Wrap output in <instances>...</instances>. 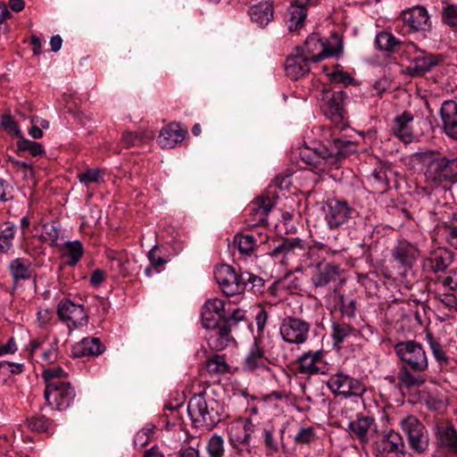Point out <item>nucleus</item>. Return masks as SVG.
<instances>
[{"instance_id": "nucleus-1", "label": "nucleus", "mask_w": 457, "mask_h": 457, "mask_svg": "<svg viewBox=\"0 0 457 457\" xmlns=\"http://www.w3.org/2000/svg\"><path fill=\"white\" fill-rule=\"evenodd\" d=\"M394 351L400 361L398 386L411 389L423 386L426 378L422 373L428 369V359L422 345L414 340L400 341Z\"/></svg>"}, {"instance_id": "nucleus-2", "label": "nucleus", "mask_w": 457, "mask_h": 457, "mask_svg": "<svg viewBox=\"0 0 457 457\" xmlns=\"http://www.w3.org/2000/svg\"><path fill=\"white\" fill-rule=\"evenodd\" d=\"M416 159L425 167L426 181L433 187H444L457 182V156H445L440 152L427 150L416 154Z\"/></svg>"}, {"instance_id": "nucleus-3", "label": "nucleus", "mask_w": 457, "mask_h": 457, "mask_svg": "<svg viewBox=\"0 0 457 457\" xmlns=\"http://www.w3.org/2000/svg\"><path fill=\"white\" fill-rule=\"evenodd\" d=\"M187 412L195 427L207 430L215 428L226 416L223 405L206 391L195 394L189 399Z\"/></svg>"}, {"instance_id": "nucleus-4", "label": "nucleus", "mask_w": 457, "mask_h": 457, "mask_svg": "<svg viewBox=\"0 0 457 457\" xmlns=\"http://www.w3.org/2000/svg\"><path fill=\"white\" fill-rule=\"evenodd\" d=\"M270 255L282 265L289 266L309 259L310 248L304 241L298 237H286L282 238L274 247Z\"/></svg>"}, {"instance_id": "nucleus-5", "label": "nucleus", "mask_w": 457, "mask_h": 457, "mask_svg": "<svg viewBox=\"0 0 457 457\" xmlns=\"http://www.w3.org/2000/svg\"><path fill=\"white\" fill-rule=\"evenodd\" d=\"M403 53L410 61V64L406 66L403 73L411 78L424 76L440 62L437 55L418 48L413 43L406 44Z\"/></svg>"}, {"instance_id": "nucleus-6", "label": "nucleus", "mask_w": 457, "mask_h": 457, "mask_svg": "<svg viewBox=\"0 0 457 457\" xmlns=\"http://www.w3.org/2000/svg\"><path fill=\"white\" fill-rule=\"evenodd\" d=\"M401 428L407 436L411 451L416 454L425 453L429 446V436L424 424L415 416L409 415L401 420Z\"/></svg>"}, {"instance_id": "nucleus-7", "label": "nucleus", "mask_w": 457, "mask_h": 457, "mask_svg": "<svg viewBox=\"0 0 457 457\" xmlns=\"http://www.w3.org/2000/svg\"><path fill=\"white\" fill-rule=\"evenodd\" d=\"M371 447L375 457L405 456V445L403 436L393 429L378 435L372 442Z\"/></svg>"}, {"instance_id": "nucleus-8", "label": "nucleus", "mask_w": 457, "mask_h": 457, "mask_svg": "<svg viewBox=\"0 0 457 457\" xmlns=\"http://www.w3.org/2000/svg\"><path fill=\"white\" fill-rule=\"evenodd\" d=\"M254 425L251 419L239 420L230 428V443L235 450L232 457H252L249 447Z\"/></svg>"}, {"instance_id": "nucleus-9", "label": "nucleus", "mask_w": 457, "mask_h": 457, "mask_svg": "<svg viewBox=\"0 0 457 457\" xmlns=\"http://www.w3.org/2000/svg\"><path fill=\"white\" fill-rule=\"evenodd\" d=\"M76 393L70 382H52L46 386L44 398L57 411H64L74 401Z\"/></svg>"}, {"instance_id": "nucleus-10", "label": "nucleus", "mask_w": 457, "mask_h": 457, "mask_svg": "<svg viewBox=\"0 0 457 457\" xmlns=\"http://www.w3.org/2000/svg\"><path fill=\"white\" fill-rule=\"evenodd\" d=\"M214 278L221 291L228 296L236 295L245 291L242 272L237 274L235 269L228 264H220L214 270Z\"/></svg>"}, {"instance_id": "nucleus-11", "label": "nucleus", "mask_w": 457, "mask_h": 457, "mask_svg": "<svg viewBox=\"0 0 457 457\" xmlns=\"http://www.w3.org/2000/svg\"><path fill=\"white\" fill-rule=\"evenodd\" d=\"M310 328V323L304 320L287 316L281 321L279 333L285 342L301 345L307 340Z\"/></svg>"}, {"instance_id": "nucleus-12", "label": "nucleus", "mask_w": 457, "mask_h": 457, "mask_svg": "<svg viewBox=\"0 0 457 457\" xmlns=\"http://www.w3.org/2000/svg\"><path fill=\"white\" fill-rule=\"evenodd\" d=\"M327 385L334 394L345 397H361L366 392V387L361 380L342 372L332 375Z\"/></svg>"}, {"instance_id": "nucleus-13", "label": "nucleus", "mask_w": 457, "mask_h": 457, "mask_svg": "<svg viewBox=\"0 0 457 457\" xmlns=\"http://www.w3.org/2000/svg\"><path fill=\"white\" fill-rule=\"evenodd\" d=\"M326 221L329 228L337 229L353 219L357 214L347 202L338 199H330L327 204Z\"/></svg>"}, {"instance_id": "nucleus-14", "label": "nucleus", "mask_w": 457, "mask_h": 457, "mask_svg": "<svg viewBox=\"0 0 457 457\" xmlns=\"http://www.w3.org/2000/svg\"><path fill=\"white\" fill-rule=\"evenodd\" d=\"M312 146L304 145L300 150V158L311 169L324 170L326 166H331L330 145H326L320 142H314Z\"/></svg>"}, {"instance_id": "nucleus-15", "label": "nucleus", "mask_w": 457, "mask_h": 457, "mask_svg": "<svg viewBox=\"0 0 457 457\" xmlns=\"http://www.w3.org/2000/svg\"><path fill=\"white\" fill-rule=\"evenodd\" d=\"M57 315L68 327L79 328L87 323V314L82 304L74 303L70 299H62L57 306Z\"/></svg>"}, {"instance_id": "nucleus-16", "label": "nucleus", "mask_w": 457, "mask_h": 457, "mask_svg": "<svg viewBox=\"0 0 457 457\" xmlns=\"http://www.w3.org/2000/svg\"><path fill=\"white\" fill-rule=\"evenodd\" d=\"M345 93L342 90L323 89L320 94L321 108L333 121L340 122L344 119V99Z\"/></svg>"}, {"instance_id": "nucleus-17", "label": "nucleus", "mask_w": 457, "mask_h": 457, "mask_svg": "<svg viewBox=\"0 0 457 457\" xmlns=\"http://www.w3.org/2000/svg\"><path fill=\"white\" fill-rule=\"evenodd\" d=\"M232 329L227 326V322L220 320V324L208 329L207 343L210 349L220 352L229 345H236L237 342L231 334Z\"/></svg>"}, {"instance_id": "nucleus-18", "label": "nucleus", "mask_w": 457, "mask_h": 457, "mask_svg": "<svg viewBox=\"0 0 457 457\" xmlns=\"http://www.w3.org/2000/svg\"><path fill=\"white\" fill-rule=\"evenodd\" d=\"M420 252L416 245L408 241H399L392 249V257L404 270L412 269Z\"/></svg>"}, {"instance_id": "nucleus-19", "label": "nucleus", "mask_w": 457, "mask_h": 457, "mask_svg": "<svg viewBox=\"0 0 457 457\" xmlns=\"http://www.w3.org/2000/svg\"><path fill=\"white\" fill-rule=\"evenodd\" d=\"M400 18L407 28V32L425 30L428 26L429 15L427 9L421 5L403 11Z\"/></svg>"}, {"instance_id": "nucleus-20", "label": "nucleus", "mask_w": 457, "mask_h": 457, "mask_svg": "<svg viewBox=\"0 0 457 457\" xmlns=\"http://www.w3.org/2000/svg\"><path fill=\"white\" fill-rule=\"evenodd\" d=\"M348 429L361 444H367L377 432V425L373 418L361 416L350 421Z\"/></svg>"}, {"instance_id": "nucleus-21", "label": "nucleus", "mask_w": 457, "mask_h": 457, "mask_svg": "<svg viewBox=\"0 0 457 457\" xmlns=\"http://www.w3.org/2000/svg\"><path fill=\"white\" fill-rule=\"evenodd\" d=\"M439 113L443 131L448 137L457 140V103L453 100L444 101Z\"/></svg>"}, {"instance_id": "nucleus-22", "label": "nucleus", "mask_w": 457, "mask_h": 457, "mask_svg": "<svg viewBox=\"0 0 457 457\" xmlns=\"http://www.w3.org/2000/svg\"><path fill=\"white\" fill-rule=\"evenodd\" d=\"M310 62L312 60L303 53H296L288 56L285 62L287 76L293 80L303 78L311 71Z\"/></svg>"}, {"instance_id": "nucleus-23", "label": "nucleus", "mask_w": 457, "mask_h": 457, "mask_svg": "<svg viewBox=\"0 0 457 457\" xmlns=\"http://www.w3.org/2000/svg\"><path fill=\"white\" fill-rule=\"evenodd\" d=\"M454 253L453 251L438 247L430 252L428 257L424 261V267L433 272L445 271L453 262Z\"/></svg>"}, {"instance_id": "nucleus-24", "label": "nucleus", "mask_w": 457, "mask_h": 457, "mask_svg": "<svg viewBox=\"0 0 457 457\" xmlns=\"http://www.w3.org/2000/svg\"><path fill=\"white\" fill-rule=\"evenodd\" d=\"M187 134V129H183L179 123L171 122L161 129L157 141L161 147L170 149L182 142Z\"/></svg>"}, {"instance_id": "nucleus-25", "label": "nucleus", "mask_w": 457, "mask_h": 457, "mask_svg": "<svg viewBox=\"0 0 457 457\" xmlns=\"http://www.w3.org/2000/svg\"><path fill=\"white\" fill-rule=\"evenodd\" d=\"M413 120V115L404 111L402 114L396 116L393 120L391 131L395 137L400 139L404 144L412 142L414 138L413 131L411 123Z\"/></svg>"}, {"instance_id": "nucleus-26", "label": "nucleus", "mask_w": 457, "mask_h": 457, "mask_svg": "<svg viewBox=\"0 0 457 457\" xmlns=\"http://www.w3.org/2000/svg\"><path fill=\"white\" fill-rule=\"evenodd\" d=\"M104 351L105 346L98 337H85L72 346L71 356L73 358L98 356Z\"/></svg>"}, {"instance_id": "nucleus-27", "label": "nucleus", "mask_w": 457, "mask_h": 457, "mask_svg": "<svg viewBox=\"0 0 457 457\" xmlns=\"http://www.w3.org/2000/svg\"><path fill=\"white\" fill-rule=\"evenodd\" d=\"M340 270L337 265L329 262H319L316 267V272L312 277V283L316 287H325L337 279Z\"/></svg>"}, {"instance_id": "nucleus-28", "label": "nucleus", "mask_w": 457, "mask_h": 457, "mask_svg": "<svg viewBox=\"0 0 457 457\" xmlns=\"http://www.w3.org/2000/svg\"><path fill=\"white\" fill-rule=\"evenodd\" d=\"M320 0H294V4L290 6V21L288 29L290 31L297 30L303 25L307 16V6L317 5Z\"/></svg>"}, {"instance_id": "nucleus-29", "label": "nucleus", "mask_w": 457, "mask_h": 457, "mask_svg": "<svg viewBox=\"0 0 457 457\" xmlns=\"http://www.w3.org/2000/svg\"><path fill=\"white\" fill-rule=\"evenodd\" d=\"M323 356V350L303 353L297 360L298 373L308 376L318 374L320 372V368L317 366V363L322 361Z\"/></svg>"}, {"instance_id": "nucleus-30", "label": "nucleus", "mask_w": 457, "mask_h": 457, "mask_svg": "<svg viewBox=\"0 0 457 457\" xmlns=\"http://www.w3.org/2000/svg\"><path fill=\"white\" fill-rule=\"evenodd\" d=\"M356 145L350 140L333 138L330 142L331 166H337L346 156L356 152Z\"/></svg>"}, {"instance_id": "nucleus-31", "label": "nucleus", "mask_w": 457, "mask_h": 457, "mask_svg": "<svg viewBox=\"0 0 457 457\" xmlns=\"http://www.w3.org/2000/svg\"><path fill=\"white\" fill-rule=\"evenodd\" d=\"M12 281L29 280L33 275L32 263L29 260L18 257L12 260L8 265Z\"/></svg>"}, {"instance_id": "nucleus-32", "label": "nucleus", "mask_w": 457, "mask_h": 457, "mask_svg": "<svg viewBox=\"0 0 457 457\" xmlns=\"http://www.w3.org/2000/svg\"><path fill=\"white\" fill-rule=\"evenodd\" d=\"M355 322L343 320L334 322L332 325V337L334 345L338 346L351 337H357L359 329L355 327Z\"/></svg>"}, {"instance_id": "nucleus-33", "label": "nucleus", "mask_w": 457, "mask_h": 457, "mask_svg": "<svg viewBox=\"0 0 457 457\" xmlns=\"http://www.w3.org/2000/svg\"><path fill=\"white\" fill-rule=\"evenodd\" d=\"M304 51V54L308 55L312 62H318L328 56L325 52L326 42H324L317 33H313L306 38Z\"/></svg>"}, {"instance_id": "nucleus-34", "label": "nucleus", "mask_w": 457, "mask_h": 457, "mask_svg": "<svg viewBox=\"0 0 457 457\" xmlns=\"http://www.w3.org/2000/svg\"><path fill=\"white\" fill-rule=\"evenodd\" d=\"M267 362L268 359L264 354L263 349L254 343L244 361V369L249 371L255 370L270 371V369Z\"/></svg>"}, {"instance_id": "nucleus-35", "label": "nucleus", "mask_w": 457, "mask_h": 457, "mask_svg": "<svg viewBox=\"0 0 457 457\" xmlns=\"http://www.w3.org/2000/svg\"><path fill=\"white\" fill-rule=\"evenodd\" d=\"M251 20L260 27H265L273 19V5L269 2L253 5L249 10Z\"/></svg>"}, {"instance_id": "nucleus-36", "label": "nucleus", "mask_w": 457, "mask_h": 457, "mask_svg": "<svg viewBox=\"0 0 457 457\" xmlns=\"http://www.w3.org/2000/svg\"><path fill=\"white\" fill-rule=\"evenodd\" d=\"M337 305L341 313V320L355 322L357 312V300L351 295L339 294Z\"/></svg>"}, {"instance_id": "nucleus-37", "label": "nucleus", "mask_w": 457, "mask_h": 457, "mask_svg": "<svg viewBox=\"0 0 457 457\" xmlns=\"http://www.w3.org/2000/svg\"><path fill=\"white\" fill-rule=\"evenodd\" d=\"M376 44L379 50L393 54L399 52L406 46L387 31H381L377 35Z\"/></svg>"}, {"instance_id": "nucleus-38", "label": "nucleus", "mask_w": 457, "mask_h": 457, "mask_svg": "<svg viewBox=\"0 0 457 457\" xmlns=\"http://www.w3.org/2000/svg\"><path fill=\"white\" fill-rule=\"evenodd\" d=\"M275 205V201L268 196H260L253 203L251 208V214L258 223L266 221L269 212Z\"/></svg>"}, {"instance_id": "nucleus-39", "label": "nucleus", "mask_w": 457, "mask_h": 457, "mask_svg": "<svg viewBox=\"0 0 457 457\" xmlns=\"http://www.w3.org/2000/svg\"><path fill=\"white\" fill-rule=\"evenodd\" d=\"M26 423L30 430L47 435L52 434L54 426V420L42 414L28 418Z\"/></svg>"}, {"instance_id": "nucleus-40", "label": "nucleus", "mask_w": 457, "mask_h": 457, "mask_svg": "<svg viewBox=\"0 0 457 457\" xmlns=\"http://www.w3.org/2000/svg\"><path fill=\"white\" fill-rule=\"evenodd\" d=\"M233 243L241 253L250 255L257 247L258 239L252 234L238 233L234 237Z\"/></svg>"}, {"instance_id": "nucleus-41", "label": "nucleus", "mask_w": 457, "mask_h": 457, "mask_svg": "<svg viewBox=\"0 0 457 457\" xmlns=\"http://www.w3.org/2000/svg\"><path fill=\"white\" fill-rule=\"evenodd\" d=\"M16 232V226L11 222L0 225V251L8 253L12 247V240Z\"/></svg>"}, {"instance_id": "nucleus-42", "label": "nucleus", "mask_w": 457, "mask_h": 457, "mask_svg": "<svg viewBox=\"0 0 457 457\" xmlns=\"http://www.w3.org/2000/svg\"><path fill=\"white\" fill-rule=\"evenodd\" d=\"M206 369L210 374H225L229 372L225 355L215 353L206 360Z\"/></svg>"}, {"instance_id": "nucleus-43", "label": "nucleus", "mask_w": 457, "mask_h": 457, "mask_svg": "<svg viewBox=\"0 0 457 457\" xmlns=\"http://www.w3.org/2000/svg\"><path fill=\"white\" fill-rule=\"evenodd\" d=\"M204 449L207 457H224L225 442L223 437L217 434L212 435L207 440Z\"/></svg>"}, {"instance_id": "nucleus-44", "label": "nucleus", "mask_w": 457, "mask_h": 457, "mask_svg": "<svg viewBox=\"0 0 457 457\" xmlns=\"http://www.w3.org/2000/svg\"><path fill=\"white\" fill-rule=\"evenodd\" d=\"M66 251L65 256L68 257L67 263L70 266H75L84 254V247L80 241H68L64 244Z\"/></svg>"}, {"instance_id": "nucleus-45", "label": "nucleus", "mask_w": 457, "mask_h": 457, "mask_svg": "<svg viewBox=\"0 0 457 457\" xmlns=\"http://www.w3.org/2000/svg\"><path fill=\"white\" fill-rule=\"evenodd\" d=\"M241 280H243V284H245V290L248 289L253 294L263 293L265 282L261 277L248 271H243Z\"/></svg>"}, {"instance_id": "nucleus-46", "label": "nucleus", "mask_w": 457, "mask_h": 457, "mask_svg": "<svg viewBox=\"0 0 457 457\" xmlns=\"http://www.w3.org/2000/svg\"><path fill=\"white\" fill-rule=\"evenodd\" d=\"M427 340L436 361L441 366H447L450 363L449 357L444 351L443 345L440 342L432 335V333H427Z\"/></svg>"}, {"instance_id": "nucleus-47", "label": "nucleus", "mask_w": 457, "mask_h": 457, "mask_svg": "<svg viewBox=\"0 0 457 457\" xmlns=\"http://www.w3.org/2000/svg\"><path fill=\"white\" fill-rule=\"evenodd\" d=\"M439 438L443 446L457 453V430L453 426L440 430Z\"/></svg>"}, {"instance_id": "nucleus-48", "label": "nucleus", "mask_w": 457, "mask_h": 457, "mask_svg": "<svg viewBox=\"0 0 457 457\" xmlns=\"http://www.w3.org/2000/svg\"><path fill=\"white\" fill-rule=\"evenodd\" d=\"M444 228L447 233L448 243L455 249H457V211L452 212L447 221L445 222Z\"/></svg>"}, {"instance_id": "nucleus-49", "label": "nucleus", "mask_w": 457, "mask_h": 457, "mask_svg": "<svg viewBox=\"0 0 457 457\" xmlns=\"http://www.w3.org/2000/svg\"><path fill=\"white\" fill-rule=\"evenodd\" d=\"M104 170L99 168H92L87 169L84 172H81L78 175L79 181L88 186L90 183H100L104 181Z\"/></svg>"}, {"instance_id": "nucleus-50", "label": "nucleus", "mask_w": 457, "mask_h": 457, "mask_svg": "<svg viewBox=\"0 0 457 457\" xmlns=\"http://www.w3.org/2000/svg\"><path fill=\"white\" fill-rule=\"evenodd\" d=\"M441 18L445 25L457 29V4H446L442 10Z\"/></svg>"}, {"instance_id": "nucleus-51", "label": "nucleus", "mask_w": 457, "mask_h": 457, "mask_svg": "<svg viewBox=\"0 0 457 457\" xmlns=\"http://www.w3.org/2000/svg\"><path fill=\"white\" fill-rule=\"evenodd\" d=\"M316 433L312 427L300 428L294 436L297 445H308L316 439Z\"/></svg>"}, {"instance_id": "nucleus-52", "label": "nucleus", "mask_w": 457, "mask_h": 457, "mask_svg": "<svg viewBox=\"0 0 457 457\" xmlns=\"http://www.w3.org/2000/svg\"><path fill=\"white\" fill-rule=\"evenodd\" d=\"M20 151H28L32 156H37L44 153L43 145L35 141L22 138L17 142Z\"/></svg>"}, {"instance_id": "nucleus-53", "label": "nucleus", "mask_w": 457, "mask_h": 457, "mask_svg": "<svg viewBox=\"0 0 457 457\" xmlns=\"http://www.w3.org/2000/svg\"><path fill=\"white\" fill-rule=\"evenodd\" d=\"M59 237V228L54 223H46L42 228L41 238L44 241L50 242V245H55V242Z\"/></svg>"}, {"instance_id": "nucleus-54", "label": "nucleus", "mask_w": 457, "mask_h": 457, "mask_svg": "<svg viewBox=\"0 0 457 457\" xmlns=\"http://www.w3.org/2000/svg\"><path fill=\"white\" fill-rule=\"evenodd\" d=\"M144 137V132L141 130L137 131H125L121 137V143L124 145L126 148H130L132 146L139 145Z\"/></svg>"}, {"instance_id": "nucleus-55", "label": "nucleus", "mask_w": 457, "mask_h": 457, "mask_svg": "<svg viewBox=\"0 0 457 457\" xmlns=\"http://www.w3.org/2000/svg\"><path fill=\"white\" fill-rule=\"evenodd\" d=\"M66 376L67 373L60 367L45 370L42 375L46 386L52 382H64L62 380V378H65Z\"/></svg>"}, {"instance_id": "nucleus-56", "label": "nucleus", "mask_w": 457, "mask_h": 457, "mask_svg": "<svg viewBox=\"0 0 457 457\" xmlns=\"http://www.w3.org/2000/svg\"><path fill=\"white\" fill-rule=\"evenodd\" d=\"M203 307L206 308L212 313H215L219 319H224L225 317V302L221 299H209L205 302Z\"/></svg>"}, {"instance_id": "nucleus-57", "label": "nucleus", "mask_w": 457, "mask_h": 457, "mask_svg": "<svg viewBox=\"0 0 457 457\" xmlns=\"http://www.w3.org/2000/svg\"><path fill=\"white\" fill-rule=\"evenodd\" d=\"M389 173H391V170L386 168L375 169L370 175V179L381 186V189L384 191L389 185Z\"/></svg>"}, {"instance_id": "nucleus-58", "label": "nucleus", "mask_w": 457, "mask_h": 457, "mask_svg": "<svg viewBox=\"0 0 457 457\" xmlns=\"http://www.w3.org/2000/svg\"><path fill=\"white\" fill-rule=\"evenodd\" d=\"M263 443L268 454H274L278 452V445L272 429H263Z\"/></svg>"}, {"instance_id": "nucleus-59", "label": "nucleus", "mask_w": 457, "mask_h": 457, "mask_svg": "<svg viewBox=\"0 0 457 457\" xmlns=\"http://www.w3.org/2000/svg\"><path fill=\"white\" fill-rule=\"evenodd\" d=\"M433 297L449 310L457 308V298L453 294L435 292Z\"/></svg>"}, {"instance_id": "nucleus-60", "label": "nucleus", "mask_w": 457, "mask_h": 457, "mask_svg": "<svg viewBox=\"0 0 457 457\" xmlns=\"http://www.w3.org/2000/svg\"><path fill=\"white\" fill-rule=\"evenodd\" d=\"M202 324L205 329H210L220 324V318L219 319L215 313H212L204 307L201 311Z\"/></svg>"}, {"instance_id": "nucleus-61", "label": "nucleus", "mask_w": 457, "mask_h": 457, "mask_svg": "<svg viewBox=\"0 0 457 457\" xmlns=\"http://www.w3.org/2000/svg\"><path fill=\"white\" fill-rule=\"evenodd\" d=\"M245 320V311L237 308V309L234 310L233 312L229 316H227V314H225L224 319H221L220 320L227 322V326L228 325V327L231 329H233L234 328H236L238 325L239 322L244 321Z\"/></svg>"}, {"instance_id": "nucleus-62", "label": "nucleus", "mask_w": 457, "mask_h": 457, "mask_svg": "<svg viewBox=\"0 0 457 457\" xmlns=\"http://www.w3.org/2000/svg\"><path fill=\"white\" fill-rule=\"evenodd\" d=\"M128 265V258L122 255L119 259H115V262H112V263H110V268L111 270L117 271L120 275L128 277L129 275Z\"/></svg>"}, {"instance_id": "nucleus-63", "label": "nucleus", "mask_w": 457, "mask_h": 457, "mask_svg": "<svg viewBox=\"0 0 457 457\" xmlns=\"http://www.w3.org/2000/svg\"><path fill=\"white\" fill-rule=\"evenodd\" d=\"M1 125L8 133L14 134L16 136L20 134V129L17 123L10 115L3 116Z\"/></svg>"}, {"instance_id": "nucleus-64", "label": "nucleus", "mask_w": 457, "mask_h": 457, "mask_svg": "<svg viewBox=\"0 0 457 457\" xmlns=\"http://www.w3.org/2000/svg\"><path fill=\"white\" fill-rule=\"evenodd\" d=\"M444 287L457 291V270H451L450 274L442 279Z\"/></svg>"}]
</instances>
